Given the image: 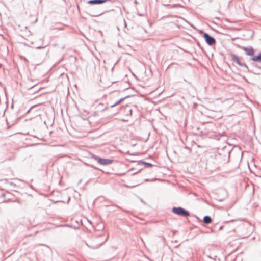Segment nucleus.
I'll list each match as a JSON object with an SVG mask.
<instances>
[{"instance_id":"10","label":"nucleus","mask_w":261,"mask_h":261,"mask_svg":"<svg viewBox=\"0 0 261 261\" xmlns=\"http://www.w3.org/2000/svg\"><path fill=\"white\" fill-rule=\"evenodd\" d=\"M141 163L142 164L145 165V167L146 168H150L153 166L152 164H151L150 163L145 162H142Z\"/></svg>"},{"instance_id":"13","label":"nucleus","mask_w":261,"mask_h":261,"mask_svg":"<svg viewBox=\"0 0 261 261\" xmlns=\"http://www.w3.org/2000/svg\"><path fill=\"white\" fill-rule=\"evenodd\" d=\"M45 47V46H44V47L38 46V47H36V49H41V48H44Z\"/></svg>"},{"instance_id":"3","label":"nucleus","mask_w":261,"mask_h":261,"mask_svg":"<svg viewBox=\"0 0 261 261\" xmlns=\"http://www.w3.org/2000/svg\"><path fill=\"white\" fill-rule=\"evenodd\" d=\"M172 211L173 213L179 216L184 217L190 216L189 212L181 207H174Z\"/></svg>"},{"instance_id":"5","label":"nucleus","mask_w":261,"mask_h":261,"mask_svg":"<svg viewBox=\"0 0 261 261\" xmlns=\"http://www.w3.org/2000/svg\"><path fill=\"white\" fill-rule=\"evenodd\" d=\"M203 37L204 38L205 41L208 45H213L216 44V41L215 39L207 33H204Z\"/></svg>"},{"instance_id":"11","label":"nucleus","mask_w":261,"mask_h":261,"mask_svg":"<svg viewBox=\"0 0 261 261\" xmlns=\"http://www.w3.org/2000/svg\"><path fill=\"white\" fill-rule=\"evenodd\" d=\"M102 13L101 12L98 11L97 12H94L93 13L91 14L90 15L92 17H97V16H100L101 14H102Z\"/></svg>"},{"instance_id":"16","label":"nucleus","mask_w":261,"mask_h":261,"mask_svg":"<svg viewBox=\"0 0 261 261\" xmlns=\"http://www.w3.org/2000/svg\"><path fill=\"white\" fill-rule=\"evenodd\" d=\"M134 3L137 5V4H138V3L136 0H135Z\"/></svg>"},{"instance_id":"17","label":"nucleus","mask_w":261,"mask_h":261,"mask_svg":"<svg viewBox=\"0 0 261 261\" xmlns=\"http://www.w3.org/2000/svg\"><path fill=\"white\" fill-rule=\"evenodd\" d=\"M114 69V65L112 67L111 70L113 71Z\"/></svg>"},{"instance_id":"6","label":"nucleus","mask_w":261,"mask_h":261,"mask_svg":"<svg viewBox=\"0 0 261 261\" xmlns=\"http://www.w3.org/2000/svg\"><path fill=\"white\" fill-rule=\"evenodd\" d=\"M251 60L254 62H261V52L258 54L257 56H254L251 58ZM252 65L260 70H261V67L253 63Z\"/></svg>"},{"instance_id":"2","label":"nucleus","mask_w":261,"mask_h":261,"mask_svg":"<svg viewBox=\"0 0 261 261\" xmlns=\"http://www.w3.org/2000/svg\"><path fill=\"white\" fill-rule=\"evenodd\" d=\"M89 155L91 159L95 160L98 164L100 165H107L110 164L113 162L112 160L101 158L93 153H90Z\"/></svg>"},{"instance_id":"4","label":"nucleus","mask_w":261,"mask_h":261,"mask_svg":"<svg viewBox=\"0 0 261 261\" xmlns=\"http://www.w3.org/2000/svg\"><path fill=\"white\" fill-rule=\"evenodd\" d=\"M231 60L233 61L234 62H236L238 65H239L241 67H243L245 68L246 69L248 70V67L247 66V65L245 63H243L241 62L240 61L239 58L235 54H231L230 55Z\"/></svg>"},{"instance_id":"21","label":"nucleus","mask_w":261,"mask_h":261,"mask_svg":"<svg viewBox=\"0 0 261 261\" xmlns=\"http://www.w3.org/2000/svg\"><path fill=\"white\" fill-rule=\"evenodd\" d=\"M125 89H126V88H123L122 90H124Z\"/></svg>"},{"instance_id":"20","label":"nucleus","mask_w":261,"mask_h":261,"mask_svg":"<svg viewBox=\"0 0 261 261\" xmlns=\"http://www.w3.org/2000/svg\"><path fill=\"white\" fill-rule=\"evenodd\" d=\"M115 180H117V181H118V180H119V179H117H117H116V178H115Z\"/></svg>"},{"instance_id":"18","label":"nucleus","mask_w":261,"mask_h":261,"mask_svg":"<svg viewBox=\"0 0 261 261\" xmlns=\"http://www.w3.org/2000/svg\"><path fill=\"white\" fill-rule=\"evenodd\" d=\"M115 83H117V85H118L119 84V82H116V81H115Z\"/></svg>"},{"instance_id":"14","label":"nucleus","mask_w":261,"mask_h":261,"mask_svg":"<svg viewBox=\"0 0 261 261\" xmlns=\"http://www.w3.org/2000/svg\"><path fill=\"white\" fill-rule=\"evenodd\" d=\"M223 228V226H221L219 229V230H221Z\"/></svg>"},{"instance_id":"8","label":"nucleus","mask_w":261,"mask_h":261,"mask_svg":"<svg viewBox=\"0 0 261 261\" xmlns=\"http://www.w3.org/2000/svg\"><path fill=\"white\" fill-rule=\"evenodd\" d=\"M111 0H89L87 3L90 5H100Z\"/></svg>"},{"instance_id":"1","label":"nucleus","mask_w":261,"mask_h":261,"mask_svg":"<svg viewBox=\"0 0 261 261\" xmlns=\"http://www.w3.org/2000/svg\"><path fill=\"white\" fill-rule=\"evenodd\" d=\"M125 97L121 98L118 100L115 101V114H121L122 115H131L132 110L130 107L127 105L120 106V102L123 101Z\"/></svg>"},{"instance_id":"9","label":"nucleus","mask_w":261,"mask_h":261,"mask_svg":"<svg viewBox=\"0 0 261 261\" xmlns=\"http://www.w3.org/2000/svg\"><path fill=\"white\" fill-rule=\"evenodd\" d=\"M212 221V219L209 216H205L203 219V222L205 224H209Z\"/></svg>"},{"instance_id":"19","label":"nucleus","mask_w":261,"mask_h":261,"mask_svg":"<svg viewBox=\"0 0 261 261\" xmlns=\"http://www.w3.org/2000/svg\"><path fill=\"white\" fill-rule=\"evenodd\" d=\"M111 107H112V108H113V107H114V104L112 105L111 106Z\"/></svg>"},{"instance_id":"7","label":"nucleus","mask_w":261,"mask_h":261,"mask_svg":"<svg viewBox=\"0 0 261 261\" xmlns=\"http://www.w3.org/2000/svg\"><path fill=\"white\" fill-rule=\"evenodd\" d=\"M241 48L246 52V55L248 56H252L254 54V49L251 46L248 47H242Z\"/></svg>"},{"instance_id":"15","label":"nucleus","mask_w":261,"mask_h":261,"mask_svg":"<svg viewBox=\"0 0 261 261\" xmlns=\"http://www.w3.org/2000/svg\"><path fill=\"white\" fill-rule=\"evenodd\" d=\"M107 238H106V239H105V240L103 241V242H102V243H101L100 245H101V244H102L104 242H105L106 241V240H107Z\"/></svg>"},{"instance_id":"12","label":"nucleus","mask_w":261,"mask_h":261,"mask_svg":"<svg viewBox=\"0 0 261 261\" xmlns=\"http://www.w3.org/2000/svg\"><path fill=\"white\" fill-rule=\"evenodd\" d=\"M124 186L130 188H134V187L136 186V185L128 186V185H124Z\"/></svg>"}]
</instances>
